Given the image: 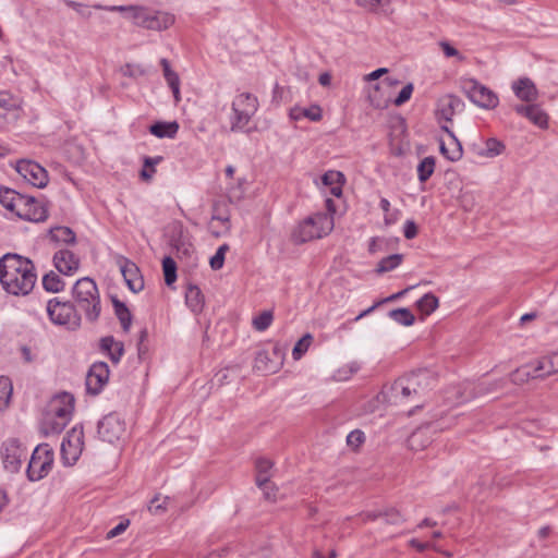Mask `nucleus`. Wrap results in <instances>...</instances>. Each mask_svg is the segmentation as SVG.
I'll use <instances>...</instances> for the list:
<instances>
[{
  "label": "nucleus",
  "instance_id": "f257e3e1",
  "mask_svg": "<svg viewBox=\"0 0 558 558\" xmlns=\"http://www.w3.org/2000/svg\"><path fill=\"white\" fill-rule=\"evenodd\" d=\"M36 279L35 266L31 259L12 253L0 258V282L8 293L28 294Z\"/></svg>",
  "mask_w": 558,
  "mask_h": 558
},
{
  "label": "nucleus",
  "instance_id": "f03ea898",
  "mask_svg": "<svg viewBox=\"0 0 558 558\" xmlns=\"http://www.w3.org/2000/svg\"><path fill=\"white\" fill-rule=\"evenodd\" d=\"M74 306L77 311H82L88 322L95 323L100 315V296L96 282L84 277L78 279L72 289Z\"/></svg>",
  "mask_w": 558,
  "mask_h": 558
},
{
  "label": "nucleus",
  "instance_id": "7ed1b4c3",
  "mask_svg": "<svg viewBox=\"0 0 558 558\" xmlns=\"http://www.w3.org/2000/svg\"><path fill=\"white\" fill-rule=\"evenodd\" d=\"M258 108L257 98L250 93L238 95L232 101L231 131H242Z\"/></svg>",
  "mask_w": 558,
  "mask_h": 558
},
{
  "label": "nucleus",
  "instance_id": "20e7f679",
  "mask_svg": "<svg viewBox=\"0 0 558 558\" xmlns=\"http://www.w3.org/2000/svg\"><path fill=\"white\" fill-rule=\"evenodd\" d=\"M77 312L70 301L61 302L54 298L47 304V313L51 322L65 326L69 330H77L81 327V316Z\"/></svg>",
  "mask_w": 558,
  "mask_h": 558
},
{
  "label": "nucleus",
  "instance_id": "39448f33",
  "mask_svg": "<svg viewBox=\"0 0 558 558\" xmlns=\"http://www.w3.org/2000/svg\"><path fill=\"white\" fill-rule=\"evenodd\" d=\"M53 464V451L47 444L38 445L28 462L27 477L29 481H39L45 477Z\"/></svg>",
  "mask_w": 558,
  "mask_h": 558
},
{
  "label": "nucleus",
  "instance_id": "423d86ee",
  "mask_svg": "<svg viewBox=\"0 0 558 558\" xmlns=\"http://www.w3.org/2000/svg\"><path fill=\"white\" fill-rule=\"evenodd\" d=\"M461 89L474 105L481 108L494 109L499 102L498 96L493 90L474 78L463 80Z\"/></svg>",
  "mask_w": 558,
  "mask_h": 558
},
{
  "label": "nucleus",
  "instance_id": "0eeeda50",
  "mask_svg": "<svg viewBox=\"0 0 558 558\" xmlns=\"http://www.w3.org/2000/svg\"><path fill=\"white\" fill-rule=\"evenodd\" d=\"M97 432L101 440L114 444L126 435V425L118 413H109L99 421Z\"/></svg>",
  "mask_w": 558,
  "mask_h": 558
},
{
  "label": "nucleus",
  "instance_id": "6e6552de",
  "mask_svg": "<svg viewBox=\"0 0 558 558\" xmlns=\"http://www.w3.org/2000/svg\"><path fill=\"white\" fill-rule=\"evenodd\" d=\"M95 9H104L111 12H121L125 13L126 17L131 19L133 23L136 26L150 29V24L153 22V13L154 10L144 8V7H137V5H110V7H104L100 4L94 5Z\"/></svg>",
  "mask_w": 558,
  "mask_h": 558
},
{
  "label": "nucleus",
  "instance_id": "1a4fd4ad",
  "mask_svg": "<svg viewBox=\"0 0 558 558\" xmlns=\"http://www.w3.org/2000/svg\"><path fill=\"white\" fill-rule=\"evenodd\" d=\"M84 446V432L82 426H74L68 432L61 444V454L68 464H73L82 453Z\"/></svg>",
  "mask_w": 558,
  "mask_h": 558
},
{
  "label": "nucleus",
  "instance_id": "9d476101",
  "mask_svg": "<svg viewBox=\"0 0 558 558\" xmlns=\"http://www.w3.org/2000/svg\"><path fill=\"white\" fill-rule=\"evenodd\" d=\"M14 214L19 218L32 222H41L48 217V210L41 203L33 196L25 195L17 202V208Z\"/></svg>",
  "mask_w": 558,
  "mask_h": 558
},
{
  "label": "nucleus",
  "instance_id": "9b49d317",
  "mask_svg": "<svg viewBox=\"0 0 558 558\" xmlns=\"http://www.w3.org/2000/svg\"><path fill=\"white\" fill-rule=\"evenodd\" d=\"M16 171L33 186L43 189L48 183V173L39 163L32 160H20Z\"/></svg>",
  "mask_w": 558,
  "mask_h": 558
},
{
  "label": "nucleus",
  "instance_id": "f8f14e48",
  "mask_svg": "<svg viewBox=\"0 0 558 558\" xmlns=\"http://www.w3.org/2000/svg\"><path fill=\"white\" fill-rule=\"evenodd\" d=\"M109 379V367L105 362L94 363L86 375V391L97 396Z\"/></svg>",
  "mask_w": 558,
  "mask_h": 558
},
{
  "label": "nucleus",
  "instance_id": "ddd939ff",
  "mask_svg": "<svg viewBox=\"0 0 558 558\" xmlns=\"http://www.w3.org/2000/svg\"><path fill=\"white\" fill-rule=\"evenodd\" d=\"M117 264L129 289L134 293L142 291L144 289V279L136 264L122 255L117 257Z\"/></svg>",
  "mask_w": 558,
  "mask_h": 558
},
{
  "label": "nucleus",
  "instance_id": "4468645a",
  "mask_svg": "<svg viewBox=\"0 0 558 558\" xmlns=\"http://www.w3.org/2000/svg\"><path fill=\"white\" fill-rule=\"evenodd\" d=\"M413 393L410 384L408 383L405 376L398 378L391 386L388 395V401L396 405H414L415 408H420L421 404L417 402H412Z\"/></svg>",
  "mask_w": 558,
  "mask_h": 558
},
{
  "label": "nucleus",
  "instance_id": "2eb2a0df",
  "mask_svg": "<svg viewBox=\"0 0 558 558\" xmlns=\"http://www.w3.org/2000/svg\"><path fill=\"white\" fill-rule=\"evenodd\" d=\"M74 410V398L68 392L54 397L49 405V413L59 421L69 423Z\"/></svg>",
  "mask_w": 558,
  "mask_h": 558
},
{
  "label": "nucleus",
  "instance_id": "dca6fc26",
  "mask_svg": "<svg viewBox=\"0 0 558 558\" xmlns=\"http://www.w3.org/2000/svg\"><path fill=\"white\" fill-rule=\"evenodd\" d=\"M26 457V451L21 448L15 439L4 444L2 449L3 465L9 472H17L21 468L22 458Z\"/></svg>",
  "mask_w": 558,
  "mask_h": 558
},
{
  "label": "nucleus",
  "instance_id": "f3484780",
  "mask_svg": "<svg viewBox=\"0 0 558 558\" xmlns=\"http://www.w3.org/2000/svg\"><path fill=\"white\" fill-rule=\"evenodd\" d=\"M405 378L412 388L413 400L411 401L420 404L422 397L425 395L430 384V373L426 369H420L405 375Z\"/></svg>",
  "mask_w": 558,
  "mask_h": 558
},
{
  "label": "nucleus",
  "instance_id": "a211bd4d",
  "mask_svg": "<svg viewBox=\"0 0 558 558\" xmlns=\"http://www.w3.org/2000/svg\"><path fill=\"white\" fill-rule=\"evenodd\" d=\"M56 268L63 275H73L80 267V259L69 250H60L53 256Z\"/></svg>",
  "mask_w": 558,
  "mask_h": 558
},
{
  "label": "nucleus",
  "instance_id": "6ab92c4d",
  "mask_svg": "<svg viewBox=\"0 0 558 558\" xmlns=\"http://www.w3.org/2000/svg\"><path fill=\"white\" fill-rule=\"evenodd\" d=\"M514 110L541 129H546L548 125V116L538 105H517Z\"/></svg>",
  "mask_w": 558,
  "mask_h": 558
},
{
  "label": "nucleus",
  "instance_id": "aec40b11",
  "mask_svg": "<svg viewBox=\"0 0 558 558\" xmlns=\"http://www.w3.org/2000/svg\"><path fill=\"white\" fill-rule=\"evenodd\" d=\"M463 108L464 102L462 99L454 95H447L439 100L437 112L439 114V119L450 122L454 113L462 111Z\"/></svg>",
  "mask_w": 558,
  "mask_h": 558
},
{
  "label": "nucleus",
  "instance_id": "412c9836",
  "mask_svg": "<svg viewBox=\"0 0 558 558\" xmlns=\"http://www.w3.org/2000/svg\"><path fill=\"white\" fill-rule=\"evenodd\" d=\"M314 239H319V231H317L312 217H307L293 230L292 240L294 243L301 244Z\"/></svg>",
  "mask_w": 558,
  "mask_h": 558
},
{
  "label": "nucleus",
  "instance_id": "4be33fe9",
  "mask_svg": "<svg viewBox=\"0 0 558 558\" xmlns=\"http://www.w3.org/2000/svg\"><path fill=\"white\" fill-rule=\"evenodd\" d=\"M512 89L518 98L526 102L535 101L538 97L535 84L527 77L515 81Z\"/></svg>",
  "mask_w": 558,
  "mask_h": 558
},
{
  "label": "nucleus",
  "instance_id": "5701e85b",
  "mask_svg": "<svg viewBox=\"0 0 558 558\" xmlns=\"http://www.w3.org/2000/svg\"><path fill=\"white\" fill-rule=\"evenodd\" d=\"M383 519L385 523L390 525H400L404 522L401 512L396 508H387L379 511H369L365 514V520Z\"/></svg>",
  "mask_w": 558,
  "mask_h": 558
},
{
  "label": "nucleus",
  "instance_id": "b1692460",
  "mask_svg": "<svg viewBox=\"0 0 558 558\" xmlns=\"http://www.w3.org/2000/svg\"><path fill=\"white\" fill-rule=\"evenodd\" d=\"M100 348L104 352H106L111 362L118 364L121 360V356L124 352V345L120 341H116L112 336H107L101 338Z\"/></svg>",
  "mask_w": 558,
  "mask_h": 558
},
{
  "label": "nucleus",
  "instance_id": "393cba45",
  "mask_svg": "<svg viewBox=\"0 0 558 558\" xmlns=\"http://www.w3.org/2000/svg\"><path fill=\"white\" fill-rule=\"evenodd\" d=\"M289 116L294 121H298L302 118H306L310 121L318 122L323 118V110H322L320 106H318L316 104L312 105L308 108H302V107L295 106L290 109Z\"/></svg>",
  "mask_w": 558,
  "mask_h": 558
},
{
  "label": "nucleus",
  "instance_id": "a878e982",
  "mask_svg": "<svg viewBox=\"0 0 558 558\" xmlns=\"http://www.w3.org/2000/svg\"><path fill=\"white\" fill-rule=\"evenodd\" d=\"M179 131L177 121L163 122L158 121L149 126V132L158 138H173Z\"/></svg>",
  "mask_w": 558,
  "mask_h": 558
},
{
  "label": "nucleus",
  "instance_id": "bb28decb",
  "mask_svg": "<svg viewBox=\"0 0 558 558\" xmlns=\"http://www.w3.org/2000/svg\"><path fill=\"white\" fill-rule=\"evenodd\" d=\"M112 305L114 308V314L119 319L123 331L129 332L133 319L130 310L128 308L124 302L118 300L117 298H112Z\"/></svg>",
  "mask_w": 558,
  "mask_h": 558
},
{
  "label": "nucleus",
  "instance_id": "cd10ccee",
  "mask_svg": "<svg viewBox=\"0 0 558 558\" xmlns=\"http://www.w3.org/2000/svg\"><path fill=\"white\" fill-rule=\"evenodd\" d=\"M536 371H543L545 377L558 373V353L542 356L536 362Z\"/></svg>",
  "mask_w": 558,
  "mask_h": 558
},
{
  "label": "nucleus",
  "instance_id": "c85d7f7f",
  "mask_svg": "<svg viewBox=\"0 0 558 558\" xmlns=\"http://www.w3.org/2000/svg\"><path fill=\"white\" fill-rule=\"evenodd\" d=\"M317 231H319V238L327 235L333 229V217L329 213H317L311 216Z\"/></svg>",
  "mask_w": 558,
  "mask_h": 558
},
{
  "label": "nucleus",
  "instance_id": "c756f323",
  "mask_svg": "<svg viewBox=\"0 0 558 558\" xmlns=\"http://www.w3.org/2000/svg\"><path fill=\"white\" fill-rule=\"evenodd\" d=\"M24 195L15 192L12 189L9 187H1L0 189V204L8 210L15 213L17 208V202H20V198H23Z\"/></svg>",
  "mask_w": 558,
  "mask_h": 558
},
{
  "label": "nucleus",
  "instance_id": "7c9ffc66",
  "mask_svg": "<svg viewBox=\"0 0 558 558\" xmlns=\"http://www.w3.org/2000/svg\"><path fill=\"white\" fill-rule=\"evenodd\" d=\"M185 302L192 312L198 313L202 311L204 305V296L198 287L190 286L187 288L185 292Z\"/></svg>",
  "mask_w": 558,
  "mask_h": 558
},
{
  "label": "nucleus",
  "instance_id": "2f4dec72",
  "mask_svg": "<svg viewBox=\"0 0 558 558\" xmlns=\"http://www.w3.org/2000/svg\"><path fill=\"white\" fill-rule=\"evenodd\" d=\"M174 21H175L174 15H172L168 12L154 10L153 22L150 24V31H157V32L165 31V29L169 28L171 25H173Z\"/></svg>",
  "mask_w": 558,
  "mask_h": 558
},
{
  "label": "nucleus",
  "instance_id": "473e14b6",
  "mask_svg": "<svg viewBox=\"0 0 558 558\" xmlns=\"http://www.w3.org/2000/svg\"><path fill=\"white\" fill-rule=\"evenodd\" d=\"M51 239L56 242H62L64 244L75 243V233L69 227H56L50 229Z\"/></svg>",
  "mask_w": 558,
  "mask_h": 558
},
{
  "label": "nucleus",
  "instance_id": "72a5a7b5",
  "mask_svg": "<svg viewBox=\"0 0 558 558\" xmlns=\"http://www.w3.org/2000/svg\"><path fill=\"white\" fill-rule=\"evenodd\" d=\"M68 423L64 421H59L57 417L51 415L50 413L45 417L43 422V433L47 436L50 434H60Z\"/></svg>",
  "mask_w": 558,
  "mask_h": 558
},
{
  "label": "nucleus",
  "instance_id": "f704fd0d",
  "mask_svg": "<svg viewBox=\"0 0 558 558\" xmlns=\"http://www.w3.org/2000/svg\"><path fill=\"white\" fill-rule=\"evenodd\" d=\"M439 305L438 298L433 293L424 294L417 302V308L425 315H430Z\"/></svg>",
  "mask_w": 558,
  "mask_h": 558
},
{
  "label": "nucleus",
  "instance_id": "c9c22d12",
  "mask_svg": "<svg viewBox=\"0 0 558 558\" xmlns=\"http://www.w3.org/2000/svg\"><path fill=\"white\" fill-rule=\"evenodd\" d=\"M436 160L433 156L425 157L417 166L420 182H426L435 170Z\"/></svg>",
  "mask_w": 558,
  "mask_h": 558
},
{
  "label": "nucleus",
  "instance_id": "e433bc0d",
  "mask_svg": "<svg viewBox=\"0 0 558 558\" xmlns=\"http://www.w3.org/2000/svg\"><path fill=\"white\" fill-rule=\"evenodd\" d=\"M389 316L400 325L411 326L415 322L413 313L405 307L396 308L389 312Z\"/></svg>",
  "mask_w": 558,
  "mask_h": 558
},
{
  "label": "nucleus",
  "instance_id": "4c0bfd02",
  "mask_svg": "<svg viewBox=\"0 0 558 558\" xmlns=\"http://www.w3.org/2000/svg\"><path fill=\"white\" fill-rule=\"evenodd\" d=\"M403 260L402 254H392L384 257L377 265L376 271L378 274L388 272L397 268Z\"/></svg>",
  "mask_w": 558,
  "mask_h": 558
},
{
  "label": "nucleus",
  "instance_id": "58836bf2",
  "mask_svg": "<svg viewBox=\"0 0 558 558\" xmlns=\"http://www.w3.org/2000/svg\"><path fill=\"white\" fill-rule=\"evenodd\" d=\"M43 286L45 290L49 292H59L64 289V282L61 280L60 276L53 271L44 276Z\"/></svg>",
  "mask_w": 558,
  "mask_h": 558
},
{
  "label": "nucleus",
  "instance_id": "ea45409f",
  "mask_svg": "<svg viewBox=\"0 0 558 558\" xmlns=\"http://www.w3.org/2000/svg\"><path fill=\"white\" fill-rule=\"evenodd\" d=\"M162 270L166 284L171 286L177 280V264L172 257L166 256L162 259Z\"/></svg>",
  "mask_w": 558,
  "mask_h": 558
},
{
  "label": "nucleus",
  "instance_id": "a19ab883",
  "mask_svg": "<svg viewBox=\"0 0 558 558\" xmlns=\"http://www.w3.org/2000/svg\"><path fill=\"white\" fill-rule=\"evenodd\" d=\"M162 160V157H145L144 159V168L142 169L140 175L141 179L148 182L151 180L154 173L156 172L155 166L158 165Z\"/></svg>",
  "mask_w": 558,
  "mask_h": 558
},
{
  "label": "nucleus",
  "instance_id": "79ce46f5",
  "mask_svg": "<svg viewBox=\"0 0 558 558\" xmlns=\"http://www.w3.org/2000/svg\"><path fill=\"white\" fill-rule=\"evenodd\" d=\"M414 288V286H411V287H408L405 289H403L402 291H399L384 300H380L378 302H376L375 304H373L371 307H368L367 310L363 311L362 313H360L356 317H355V320H359L361 319L362 317L368 315L369 313H372L377 306L381 305L383 303L385 302H392L395 300H398L400 298H402L403 295H405L410 290H412Z\"/></svg>",
  "mask_w": 558,
  "mask_h": 558
},
{
  "label": "nucleus",
  "instance_id": "37998d69",
  "mask_svg": "<svg viewBox=\"0 0 558 558\" xmlns=\"http://www.w3.org/2000/svg\"><path fill=\"white\" fill-rule=\"evenodd\" d=\"M313 337L311 333H305L294 345L292 355L294 360H299L308 350Z\"/></svg>",
  "mask_w": 558,
  "mask_h": 558
},
{
  "label": "nucleus",
  "instance_id": "c03bdc74",
  "mask_svg": "<svg viewBox=\"0 0 558 558\" xmlns=\"http://www.w3.org/2000/svg\"><path fill=\"white\" fill-rule=\"evenodd\" d=\"M504 149L505 145L500 141L496 138H488L486 141L485 151L482 153V155L488 158H493L500 155Z\"/></svg>",
  "mask_w": 558,
  "mask_h": 558
},
{
  "label": "nucleus",
  "instance_id": "a18cd8bd",
  "mask_svg": "<svg viewBox=\"0 0 558 558\" xmlns=\"http://www.w3.org/2000/svg\"><path fill=\"white\" fill-rule=\"evenodd\" d=\"M229 248L228 244H222L218 247L216 254L209 260L211 269L219 270L223 267L225 256Z\"/></svg>",
  "mask_w": 558,
  "mask_h": 558
},
{
  "label": "nucleus",
  "instance_id": "49530a36",
  "mask_svg": "<svg viewBox=\"0 0 558 558\" xmlns=\"http://www.w3.org/2000/svg\"><path fill=\"white\" fill-rule=\"evenodd\" d=\"M272 318L271 312L264 311L253 319V327L258 331H264L271 325Z\"/></svg>",
  "mask_w": 558,
  "mask_h": 558
},
{
  "label": "nucleus",
  "instance_id": "de8ad7c7",
  "mask_svg": "<svg viewBox=\"0 0 558 558\" xmlns=\"http://www.w3.org/2000/svg\"><path fill=\"white\" fill-rule=\"evenodd\" d=\"M255 367L264 373H275L277 366L269 364V357L266 352H259L255 357Z\"/></svg>",
  "mask_w": 558,
  "mask_h": 558
},
{
  "label": "nucleus",
  "instance_id": "09e8293b",
  "mask_svg": "<svg viewBox=\"0 0 558 558\" xmlns=\"http://www.w3.org/2000/svg\"><path fill=\"white\" fill-rule=\"evenodd\" d=\"M168 500L169 497H163V499L160 500V496L156 495L148 505V511L155 515L163 513L167 509Z\"/></svg>",
  "mask_w": 558,
  "mask_h": 558
},
{
  "label": "nucleus",
  "instance_id": "8fccbe9b",
  "mask_svg": "<svg viewBox=\"0 0 558 558\" xmlns=\"http://www.w3.org/2000/svg\"><path fill=\"white\" fill-rule=\"evenodd\" d=\"M160 65L162 68V72H163V77L165 80L167 81L168 85L169 84H173V83H177V82H180V78H179V75L177 72H174L172 69H171V65H170V62L168 59L166 58H162L160 60Z\"/></svg>",
  "mask_w": 558,
  "mask_h": 558
},
{
  "label": "nucleus",
  "instance_id": "3c124183",
  "mask_svg": "<svg viewBox=\"0 0 558 558\" xmlns=\"http://www.w3.org/2000/svg\"><path fill=\"white\" fill-rule=\"evenodd\" d=\"M121 72L124 76L137 78L146 74L144 68L140 64L126 63L121 68Z\"/></svg>",
  "mask_w": 558,
  "mask_h": 558
},
{
  "label": "nucleus",
  "instance_id": "603ef678",
  "mask_svg": "<svg viewBox=\"0 0 558 558\" xmlns=\"http://www.w3.org/2000/svg\"><path fill=\"white\" fill-rule=\"evenodd\" d=\"M438 45L447 58H457L458 61H464V56H462L460 51L456 49L449 41L441 40L438 43Z\"/></svg>",
  "mask_w": 558,
  "mask_h": 558
},
{
  "label": "nucleus",
  "instance_id": "864d4df0",
  "mask_svg": "<svg viewBox=\"0 0 558 558\" xmlns=\"http://www.w3.org/2000/svg\"><path fill=\"white\" fill-rule=\"evenodd\" d=\"M510 380L515 385H522L529 381V365L517 368L510 374Z\"/></svg>",
  "mask_w": 558,
  "mask_h": 558
},
{
  "label": "nucleus",
  "instance_id": "5fc2aeb1",
  "mask_svg": "<svg viewBox=\"0 0 558 558\" xmlns=\"http://www.w3.org/2000/svg\"><path fill=\"white\" fill-rule=\"evenodd\" d=\"M396 0H374V8L373 13H381L385 15H390L393 13L392 3Z\"/></svg>",
  "mask_w": 558,
  "mask_h": 558
},
{
  "label": "nucleus",
  "instance_id": "6e6d98bb",
  "mask_svg": "<svg viewBox=\"0 0 558 558\" xmlns=\"http://www.w3.org/2000/svg\"><path fill=\"white\" fill-rule=\"evenodd\" d=\"M449 148V160L450 161H458L461 159L462 157V145L461 143L458 141L457 137H453V140H451V143L449 144L448 146Z\"/></svg>",
  "mask_w": 558,
  "mask_h": 558
},
{
  "label": "nucleus",
  "instance_id": "4d7b16f0",
  "mask_svg": "<svg viewBox=\"0 0 558 558\" xmlns=\"http://www.w3.org/2000/svg\"><path fill=\"white\" fill-rule=\"evenodd\" d=\"M412 93H413V84L409 83L402 87L399 95L395 99L393 104L398 107L403 105L411 98Z\"/></svg>",
  "mask_w": 558,
  "mask_h": 558
},
{
  "label": "nucleus",
  "instance_id": "13d9d810",
  "mask_svg": "<svg viewBox=\"0 0 558 558\" xmlns=\"http://www.w3.org/2000/svg\"><path fill=\"white\" fill-rule=\"evenodd\" d=\"M364 440V433L359 429L352 430L347 437V444L353 448H357Z\"/></svg>",
  "mask_w": 558,
  "mask_h": 558
},
{
  "label": "nucleus",
  "instance_id": "bf43d9fd",
  "mask_svg": "<svg viewBox=\"0 0 558 558\" xmlns=\"http://www.w3.org/2000/svg\"><path fill=\"white\" fill-rule=\"evenodd\" d=\"M343 180H344V177L339 171H328L322 178L323 183L325 185H330V186L333 185L335 183L341 182Z\"/></svg>",
  "mask_w": 558,
  "mask_h": 558
},
{
  "label": "nucleus",
  "instance_id": "052dcab7",
  "mask_svg": "<svg viewBox=\"0 0 558 558\" xmlns=\"http://www.w3.org/2000/svg\"><path fill=\"white\" fill-rule=\"evenodd\" d=\"M423 436H424L423 432H421V430L414 432L408 440L410 449L417 450L420 448H424L425 444L422 442Z\"/></svg>",
  "mask_w": 558,
  "mask_h": 558
},
{
  "label": "nucleus",
  "instance_id": "680f3d73",
  "mask_svg": "<svg viewBox=\"0 0 558 558\" xmlns=\"http://www.w3.org/2000/svg\"><path fill=\"white\" fill-rule=\"evenodd\" d=\"M404 238L412 240L417 235V226L413 220H408L404 225Z\"/></svg>",
  "mask_w": 558,
  "mask_h": 558
},
{
  "label": "nucleus",
  "instance_id": "e2e57ef3",
  "mask_svg": "<svg viewBox=\"0 0 558 558\" xmlns=\"http://www.w3.org/2000/svg\"><path fill=\"white\" fill-rule=\"evenodd\" d=\"M256 472L257 473H265V474H269V471L271 470L272 468V462L267 460V459H264V458H260L256 461Z\"/></svg>",
  "mask_w": 558,
  "mask_h": 558
},
{
  "label": "nucleus",
  "instance_id": "0e129e2a",
  "mask_svg": "<svg viewBox=\"0 0 558 558\" xmlns=\"http://www.w3.org/2000/svg\"><path fill=\"white\" fill-rule=\"evenodd\" d=\"M65 4L72 9H74L77 13H80L84 17H89L90 12L86 10V7L82 3L72 1V0H65Z\"/></svg>",
  "mask_w": 558,
  "mask_h": 558
},
{
  "label": "nucleus",
  "instance_id": "69168bd1",
  "mask_svg": "<svg viewBox=\"0 0 558 558\" xmlns=\"http://www.w3.org/2000/svg\"><path fill=\"white\" fill-rule=\"evenodd\" d=\"M129 524H130L129 520L121 521L117 526H114L113 529H111L108 532L107 537L112 538V537L118 536L119 534L123 533L126 530Z\"/></svg>",
  "mask_w": 558,
  "mask_h": 558
},
{
  "label": "nucleus",
  "instance_id": "338daca9",
  "mask_svg": "<svg viewBox=\"0 0 558 558\" xmlns=\"http://www.w3.org/2000/svg\"><path fill=\"white\" fill-rule=\"evenodd\" d=\"M255 482L259 488L268 487L270 483V474L257 473Z\"/></svg>",
  "mask_w": 558,
  "mask_h": 558
},
{
  "label": "nucleus",
  "instance_id": "774afa93",
  "mask_svg": "<svg viewBox=\"0 0 558 558\" xmlns=\"http://www.w3.org/2000/svg\"><path fill=\"white\" fill-rule=\"evenodd\" d=\"M148 338V331L146 328H144L143 330H141L140 332V337H138V343H137V349H138V354L142 355L143 353H145L147 351V348L144 347V341Z\"/></svg>",
  "mask_w": 558,
  "mask_h": 558
}]
</instances>
